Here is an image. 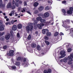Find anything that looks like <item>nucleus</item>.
Listing matches in <instances>:
<instances>
[{"label": "nucleus", "mask_w": 73, "mask_h": 73, "mask_svg": "<svg viewBox=\"0 0 73 73\" xmlns=\"http://www.w3.org/2000/svg\"><path fill=\"white\" fill-rule=\"evenodd\" d=\"M5 27V25H3V23H0V31H2L4 29V27Z\"/></svg>", "instance_id": "obj_6"}, {"label": "nucleus", "mask_w": 73, "mask_h": 73, "mask_svg": "<svg viewBox=\"0 0 73 73\" xmlns=\"http://www.w3.org/2000/svg\"><path fill=\"white\" fill-rule=\"evenodd\" d=\"M5 33L4 32H3L2 33H0V36H3L4 34Z\"/></svg>", "instance_id": "obj_39"}, {"label": "nucleus", "mask_w": 73, "mask_h": 73, "mask_svg": "<svg viewBox=\"0 0 73 73\" xmlns=\"http://www.w3.org/2000/svg\"><path fill=\"white\" fill-rule=\"evenodd\" d=\"M45 25L43 23H41L40 24H38L37 25V27L39 29H42V27H44Z\"/></svg>", "instance_id": "obj_8"}, {"label": "nucleus", "mask_w": 73, "mask_h": 73, "mask_svg": "<svg viewBox=\"0 0 73 73\" xmlns=\"http://www.w3.org/2000/svg\"><path fill=\"white\" fill-rule=\"evenodd\" d=\"M35 33L36 35H38V33L37 31H36L35 32Z\"/></svg>", "instance_id": "obj_59"}, {"label": "nucleus", "mask_w": 73, "mask_h": 73, "mask_svg": "<svg viewBox=\"0 0 73 73\" xmlns=\"http://www.w3.org/2000/svg\"><path fill=\"white\" fill-rule=\"evenodd\" d=\"M47 73H52V70L50 69L48 70Z\"/></svg>", "instance_id": "obj_30"}, {"label": "nucleus", "mask_w": 73, "mask_h": 73, "mask_svg": "<svg viewBox=\"0 0 73 73\" xmlns=\"http://www.w3.org/2000/svg\"><path fill=\"white\" fill-rule=\"evenodd\" d=\"M7 8H11L12 9H15L16 8V7L15 5H11V3H9L7 4Z\"/></svg>", "instance_id": "obj_4"}, {"label": "nucleus", "mask_w": 73, "mask_h": 73, "mask_svg": "<svg viewBox=\"0 0 73 73\" xmlns=\"http://www.w3.org/2000/svg\"><path fill=\"white\" fill-rule=\"evenodd\" d=\"M63 25H62L64 27H65L66 28V31H67L70 28V26H66V24H70V21L69 20H66V21H64L63 22Z\"/></svg>", "instance_id": "obj_1"}, {"label": "nucleus", "mask_w": 73, "mask_h": 73, "mask_svg": "<svg viewBox=\"0 0 73 73\" xmlns=\"http://www.w3.org/2000/svg\"><path fill=\"white\" fill-rule=\"evenodd\" d=\"M44 55V53H42V54H40L39 55V56H43V55Z\"/></svg>", "instance_id": "obj_42"}, {"label": "nucleus", "mask_w": 73, "mask_h": 73, "mask_svg": "<svg viewBox=\"0 0 73 73\" xmlns=\"http://www.w3.org/2000/svg\"><path fill=\"white\" fill-rule=\"evenodd\" d=\"M14 23V20H13L11 21V24H13V23Z\"/></svg>", "instance_id": "obj_52"}, {"label": "nucleus", "mask_w": 73, "mask_h": 73, "mask_svg": "<svg viewBox=\"0 0 73 73\" xmlns=\"http://www.w3.org/2000/svg\"><path fill=\"white\" fill-rule=\"evenodd\" d=\"M18 2H16L15 3V5L17 7H19V3H18Z\"/></svg>", "instance_id": "obj_32"}, {"label": "nucleus", "mask_w": 73, "mask_h": 73, "mask_svg": "<svg viewBox=\"0 0 73 73\" xmlns=\"http://www.w3.org/2000/svg\"><path fill=\"white\" fill-rule=\"evenodd\" d=\"M31 38V35H29V36L28 37L27 39L28 40H30Z\"/></svg>", "instance_id": "obj_33"}, {"label": "nucleus", "mask_w": 73, "mask_h": 73, "mask_svg": "<svg viewBox=\"0 0 73 73\" xmlns=\"http://www.w3.org/2000/svg\"><path fill=\"white\" fill-rule=\"evenodd\" d=\"M49 9V6H47L45 8V10L46 11Z\"/></svg>", "instance_id": "obj_29"}, {"label": "nucleus", "mask_w": 73, "mask_h": 73, "mask_svg": "<svg viewBox=\"0 0 73 73\" xmlns=\"http://www.w3.org/2000/svg\"><path fill=\"white\" fill-rule=\"evenodd\" d=\"M58 35V32H56L54 33V36H57Z\"/></svg>", "instance_id": "obj_37"}, {"label": "nucleus", "mask_w": 73, "mask_h": 73, "mask_svg": "<svg viewBox=\"0 0 73 73\" xmlns=\"http://www.w3.org/2000/svg\"><path fill=\"white\" fill-rule=\"evenodd\" d=\"M31 46L33 48H35L36 46V45L35 43H32L31 44Z\"/></svg>", "instance_id": "obj_23"}, {"label": "nucleus", "mask_w": 73, "mask_h": 73, "mask_svg": "<svg viewBox=\"0 0 73 73\" xmlns=\"http://www.w3.org/2000/svg\"><path fill=\"white\" fill-rule=\"evenodd\" d=\"M38 5V3L37 2H35L34 4V6L35 7H37Z\"/></svg>", "instance_id": "obj_19"}, {"label": "nucleus", "mask_w": 73, "mask_h": 73, "mask_svg": "<svg viewBox=\"0 0 73 73\" xmlns=\"http://www.w3.org/2000/svg\"><path fill=\"white\" fill-rule=\"evenodd\" d=\"M18 15V14H16L15 15V17H16L17 16V15Z\"/></svg>", "instance_id": "obj_64"}, {"label": "nucleus", "mask_w": 73, "mask_h": 73, "mask_svg": "<svg viewBox=\"0 0 73 73\" xmlns=\"http://www.w3.org/2000/svg\"><path fill=\"white\" fill-rule=\"evenodd\" d=\"M72 61L71 60H69L68 62V64L69 65H71L73 64V62H72Z\"/></svg>", "instance_id": "obj_24"}, {"label": "nucleus", "mask_w": 73, "mask_h": 73, "mask_svg": "<svg viewBox=\"0 0 73 73\" xmlns=\"http://www.w3.org/2000/svg\"><path fill=\"white\" fill-rule=\"evenodd\" d=\"M33 26L31 24L26 27V29L27 32H29V31H32L33 30Z\"/></svg>", "instance_id": "obj_2"}, {"label": "nucleus", "mask_w": 73, "mask_h": 73, "mask_svg": "<svg viewBox=\"0 0 73 73\" xmlns=\"http://www.w3.org/2000/svg\"><path fill=\"white\" fill-rule=\"evenodd\" d=\"M25 12V10L24 8L23 9V10L21 11L22 12Z\"/></svg>", "instance_id": "obj_44"}, {"label": "nucleus", "mask_w": 73, "mask_h": 73, "mask_svg": "<svg viewBox=\"0 0 73 73\" xmlns=\"http://www.w3.org/2000/svg\"><path fill=\"white\" fill-rule=\"evenodd\" d=\"M45 42L46 43V44L48 45H49V42H48V41H47L46 40L45 41Z\"/></svg>", "instance_id": "obj_31"}, {"label": "nucleus", "mask_w": 73, "mask_h": 73, "mask_svg": "<svg viewBox=\"0 0 73 73\" xmlns=\"http://www.w3.org/2000/svg\"><path fill=\"white\" fill-rule=\"evenodd\" d=\"M42 19V18H41V17H39L36 18V20L38 21H40Z\"/></svg>", "instance_id": "obj_25"}, {"label": "nucleus", "mask_w": 73, "mask_h": 73, "mask_svg": "<svg viewBox=\"0 0 73 73\" xmlns=\"http://www.w3.org/2000/svg\"><path fill=\"white\" fill-rule=\"evenodd\" d=\"M48 3H52V2H51V1H48Z\"/></svg>", "instance_id": "obj_58"}, {"label": "nucleus", "mask_w": 73, "mask_h": 73, "mask_svg": "<svg viewBox=\"0 0 73 73\" xmlns=\"http://www.w3.org/2000/svg\"><path fill=\"white\" fill-rule=\"evenodd\" d=\"M60 35H64V34L62 33H60Z\"/></svg>", "instance_id": "obj_60"}, {"label": "nucleus", "mask_w": 73, "mask_h": 73, "mask_svg": "<svg viewBox=\"0 0 73 73\" xmlns=\"http://www.w3.org/2000/svg\"><path fill=\"white\" fill-rule=\"evenodd\" d=\"M27 5V2H24V5H25V6H26V5Z\"/></svg>", "instance_id": "obj_47"}, {"label": "nucleus", "mask_w": 73, "mask_h": 73, "mask_svg": "<svg viewBox=\"0 0 73 73\" xmlns=\"http://www.w3.org/2000/svg\"><path fill=\"white\" fill-rule=\"evenodd\" d=\"M6 21H9V19L8 18L6 19Z\"/></svg>", "instance_id": "obj_62"}, {"label": "nucleus", "mask_w": 73, "mask_h": 73, "mask_svg": "<svg viewBox=\"0 0 73 73\" xmlns=\"http://www.w3.org/2000/svg\"><path fill=\"white\" fill-rule=\"evenodd\" d=\"M21 60V57H19L17 59V60L18 61H19V60Z\"/></svg>", "instance_id": "obj_45"}, {"label": "nucleus", "mask_w": 73, "mask_h": 73, "mask_svg": "<svg viewBox=\"0 0 73 73\" xmlns=\"http://www.w3.org/2000/svg\"><path fill=\"white\" fill-rule=\"evenodd\" d=\"M17 27L18 29H21V28H22V25L19 24L17 25Z\"/></svg>", "instance_id": "obj_18"}, {"label": "nucleus", "mask_w": 73, "mask_h": 73, "mask_svg": "<svg viewBox=\"0 0 73 73\" xmlns=\"http://www.w3.org/2000/svg\"><path fill=\"white\" fill-rule=\"evenodd\" d=\"M11 13L13 15H14L15 14V11H12Z\"/></svg>", "instance_id": "obj_51"}, {"label": "nucleus", "mask_w": 73, "mask_h": 73, "mask_svg": "<svg viewBox=\"0 0 73 73\" xmlns=\"http://www.w3.org/2000/svg\"><path fill=\"white\" fill-rule=\"evenodd\" d=\"M44 15L45 17H48L49 16V14L48 13H45L44 14Z\"/></svg>", "instance_id": "obj_16"}, {"label": "nucleus", "mask_w": 73, "mask_h": 73, "mask_svg": "<svg viewBox=\"0 0 73 73\" xmlns=\"http://www.w3.org/2000/svg\"><path fill=\"white\" fill-rule=\"evenodd\" d=\"M44 39H45V40H47L49 39V38L48 37V36H44Z\"/></svg>", "instance_id": "obj_35"}, {"label": "nucleus", "mask_w": 73, "mask_h": 73, "mask_svg": "<svg viewBox=\"0 0 73 73\" xmlns=\"http://www.w3.org/2000/svg\"><path fill=\"white\" fill-rule=\"evenodd\" d=\"M27 12L28 13H29V15H31V12H30L29 11H27Z\"/></svg>", "instance_id": "obj_50"}, {"label": "nucleus", "mask_w": 73, "mask_h": 73, "mask_svg": "<svg viewBox=\"0 0 73 73\" xmlns=\"http://www.w3.org/2000/svg\"><path fill=\"white\" fill-rule=\"evenodd\" d=\"M10 23V22H8L6 23L5 24V25H8V24H9Z\"/></svg>", "instance_id": "obj_43"}, {"label": "nucleus", "mask_w": 73, "mask_h": 73, "mask_svg": "<svg viewBox=\"0 0 73 73\" xmlns=\"http://www.w3.org/2000/svg\"><path fill=\"white\" fill-rule=\"evenodd\" d=\"M9 53L8 54V55L9 56H13L14 55L13 53H14V51L13 50H11L9 51Z\"/></svg>", "instance_id": "obj_7"}, {"label": "nucleus", "mask_w": 73, "mask_h": 73, "mask_svg": "<svg viewBox=\"0 0 73 73\" xmlns=\"http://www.w3.org/2000/svg\"><path fill=\"white\" fill-rule=\"evenodd\" d=\"M15 1H14V0H13V2L12 3V4H13V5L15 4Z\"/></svg>", "instance_id": "obj_57"}, {"label": "nucleus", "mask_w": 73, "mask_h": 73, "mask_svg": "<svg viewBox=\"0 0 73 73\" xmlns=\"http://www.w3.org/2000/svg\"><path fill=\"white\" fill-rule=\"evenodd\" d=\"M7 46H3V49H7Z\"/></svg>", "instance_id": "obj_46"}, {"label": "nucleus", "mask_w": 73, "mask_h": 73, "mask_svg": "<svg viewBox=\"0 0 73 73\" xmlns=\"http://www.w3.org/2000/svg\"><path fill=\"white\" fill-rule=\"evenodd\" d=\"M68 58H64L63 59V62H65V63H66V62H68Z\"/></svg>", "instance_id": "obj_15"}, {"label": "nucleus", "mask_w": 73, "mask_h": 73, "mask_svg": "<svg viewBox=\"0 0 73 73\" xmlns=\"http://www.w3.org/2000/svg\"><path fill=\"white\" fill-rule=\"evenodd\" d=\"M66 45L67 48H68V47H69V44H66Z\"/></svg>", "instance_id": "obj_48"}, {"label": "nucleus", "mask_w": 73, "mask_h": 73, "mask_svg": "<svg viewBox=\"0 0 73 73\" xmlns=\"http://www.w3.org/2000/svg\"><path fill=\"white\" fill-rule=\"evenodd\" d=\"M64 62V59H61L60 60V62Z\"/></svg>", "instance_id": "obj_56"}, {"label": "nucleus", "mask_w": 73, "mask_h": 73, "mask_svg": "<svg viewBox=\"0 0 73 73\" xmlns=\"http://www.w3.org/2000/svg\"><path fill=\"white\" fill-rule=\"evenodd\" d=\"M62 3L64 4H66V1H62Z\"/></svg>", "instance_id": "obj_41"}, {"label": "nucleus", "mask_w": 73, "mask_h": 73, "mask_svg": "<svg viewBox=\"0 0 73 73\" xmlns=\"http://www.w3.org/2000/svg\"><path fill=\"white\" fill-rule=\"evenodd\" d=\"M3 7V2L1 0H0V8Z\"/></svg>", "instance_id": "obj_20"}, {"label": "nucleus", "mask_w": 73, "mask_h": 73, "mask_svg": "<svg viewBox=\"0 0 73 73\" xmlns=\"http://www.w3.org/2000/svg\"><path fill=\"white\" fill-rule=\"evenodd\" d=\"M24 65L25 66V67H27V66H28V64H25Z\"/></svg>", "instance_id": "obj_54"}, {"label": "nucleus", "mask_w": 73, "mask_h": 73, "mask_svg": "<svg viewBox=\"0 0 73 73\" xmlns=\"http://www.w3.org/2000/svg\"><path fill=\"white\" fill-rule=\"evenodd\" d=\"M38 9L39 11H42L44 9V7L42 6H40L39 7Z\"/></svg>", "instance_id": "obj_17"}, {"label": "nucleus", "mask_w": 73, "mask_h": 73, "mask_svg": "<svg viewBox=\"0 0 73 73\" xmlns=\"http://www.w3.org/2000/svg\"><path fill=\"white\" fill-rule=\"evenodd\" d=\"M53 20L50 21L48 22L47 21V22L48 23H47L46 25H48V24H50L51 25H53Z\"/></svg>", "instance_id": "obj_14"}, {"label": "nucleus", "mask_w": 73, "mask_h": 73, "mask_svg": "<svg viewBox=\"0 0 73 73\" xmlns=\"http://www.w3.org/2000/svg\"><path fill=\"white\" fill-rule=\"evenodd\" d=\"M46 34L47 36H50L52 35V34L50 32L47 33H46Z\"/></svg>", "instance_id": "obj_26"}, {"label": "nucleus", "mask_w": 73, "mask_h": 73, "mask_svg": "<svg viewBox=\"0 0 73 73\" xmlns=\"http://www.w3.org/2000/svg\"><path fill=\"white\" fill-rule=\"evenodd\" d=\"M73 11V8L72 7H70L69 10L67 11V13L69 15H71L72 13V11Z\"/></svg>", "instance_id": "obj_5"}, {"label": "nucleus", "mask_w": 73, "mask_h": 73, "mask_svg": "<svg viewBox=\"0 0 73 73\" xmlns=\"http://www.w3.org/2000/svg\"><path fill=\"white\" fill-rule=\"evenodd\" d=\"M12 29L13 31H16L17 30V26H16V25H13L12 27Z\"/></svg>", "instance_id": "obj_13"}, {"label": "nucleus", "mask_w": 73, "mask_h": 73, "mask_svg": "<svg viewBox=\"0 0 73 73\" xmlns=\"http://www.w3.org/2000/svg\"><path fill=\"white\" fill-rule=\"evenodd\" d=\"M12 14L11 13L10 14H9V16H12Z\"/></svg>", "instance_id": "obj_61"}, {"label": "nucleus", "mask_w": 73, "mask_h": 73, "mask_svg": "<svg viewBox=\"0 0 73 73\" xmlns=\"http://www.w3.org/2000/svg\"><path fill=\"white\" fill-rule=\"evenodd\" d=\"M62 11L64 15L66 16V11H65V10L64 9H63L62 10Z\"/></svg>", "instance_id": "obj_21"}, {"label": "nucleus", "mask_w": 73, "mask_h": 73, "mask_svg": "<svg viewBox=\"0 0 73 73\" xmlns=\"http://www.w3.org/2000/svg\"><path fill=\"white\" fill-rule=\"evenodd\" d=\"M15 64L16 65H17V66H19V65H20V62H16L15 63Z\"/></svg>", "instance_id": "obj_28"}, {"label": "nucleus", "mask_w": 73, "mask_h": 73, "mask_svg": "<svg viewBox=\"0 0 73 73\" xmlns=\"http://www.w3.org/2000/svg\"><path fill=\"white\" fill-rule=\"evenodd\" d=\"M26 60H27V59H26V58H24L23 59V62H25Z\"/></svg>", "instance_id": "obj_53"}, {"label": "nucleus", "mask_w": 73, "mask_h": 73, "mask_svg": "<svg viewBox=\"0 0 73 73\" xmlns=\"http://www.w3.org/2000/svg\"><path fill=\"white\" fill-rule=\"evenodd\" d=\"M11 68L13 69H15L16 68V67L15 66H12Z\"/></svg>", "instance_id": "obj_38"}, {"label": "nucleus", "mask_w": 73, "mask_h": 73, "mask_svg": "<svg viewBox=\"0 0 73 73\" xmlns=\"http://www.w3.org/2000/svg\"><path fill=\"white\" fill-rule=\"evenodd\" d=\"M40 22L42 23H44L45 25H46L48 22L46 21V20L45 19H41L40 21Z\"/></svg>", "instance_id": "obj_9"}, {"label": "nucleus", "mask_w": 73, "mask_h": 73, "mask_svg": "<svg viewBox=\"0 0 73 73\" xmlns=\"http://www.w3.org/2000/svg\"><path fill=\"white\" fill-rule=\"evenodd\" d=\"M36 48L37 50H41V47L38 45L37 46Z\"/></svg>", "instance_id": "obj_22"}, {"label": "nucleus", "mask_w": 73, "mask_h": 73, "mask_svg": "<svg viewBox=\"0 0 73 73\" xmlns=\"http://www.w3.org/2000/svg\"><path fill=\"white\" fill-rule=\"evenodd\" d=\"M49 32V30L48 29H43L42 30L43 34H46L47 33Z\"/></svg>", "instance_id": "obj_11"}, {"label": "nucleus", "mask_w": 73, "mask_h": 73, "mask_svg": "<svg viewBox=\"0 0 73 73\" xmlns=\"http://www.w3.org/2000/svg\"><path fill=\"white\" fill-rule=\"evenodd\" d=\"M18 10L19 11H20V10H21V7H18Z\"/></svg>", "instance_id": "obj_55"}, {"label": "nucleus", "mask_w": 73, "mask_h": 73, "mask_svg": "<svg viewBox=\"0 0 73 73\" xmlns=\"http://www.w3.org/2000/svg\"><path fill=\"white\" fill-rule=\"evenodd\" d=\"M65 53V51H61L60 53V54L61 55V56L59 57L60 58H61L64 57L66 56V54Z\"/></svg>", "instance_id": "obj_3"}, {"label": "nucleus", "mask_w": 73, "mask_h": 73, "mask_svg": "<svg viewBox=\"0 0 73 73\" xmlns=\"http://www.w3.org/2000/svg\"><path fill=\"white\" fill-rule=\"evenodd\" d=\"M5 38V37L4 36H2L0 38V40H1V41H4Z\"/></svg>", "instance_id": "obj_27"}, {"label": "nucleus", "mask_w": 73, "mask_h": 73, "mask_svg": "<svg viewBox=\"0 0 73 73\" xmlns=\"http://www.w3.org/2000/svg\"><path fill=\"white\" fill-rule=\"evenodd\" d=\"M44 73H48V71L46 70H45L44 71Z\"/></svg>", "instance_id": "obj_49"}, {"label": "nucleus", "mask_w": 73, "mask_h": 73, "mask_svg": "<svg viewBox=\"0 0 73 73\" xmlns=\"http://www.w3.org/2000/svg\"><path fill=\"white\" fill-rule=\"evenodd\" d=\"M71 50H72V49L70 48H69L68 50V52H70Z\"/></svg>", "instance_id": "obj_36"}, {"label": "nucleus", "mask_w": 73, "mask_h": 73, "mask_svg": "<svg viewBox=\"0 0 73 73\" xmlns=\"http://www.w3.org/2000/svg\"><path fill=\"white\" fill-rule=\"evenodd\" d=\"M68 59L69 61H73V54H71L70 55V56H68Z\"/></svg>", "instance_id": "obj_10"}, {"label": "nucleus", "mask_w": 73, "mask_h": 73, "mask_svg": "<svg viewBox=\"0 0 73 73\" xmlns=\"http://www.w3.org/2000/svg\"><path fill=\"white\" fill-rule=\"evenodd\" d=\"M17 37L19 38L20 37V34L19 33H18L17 35Z\"/></svg>", "instance_id": "obj_40"}, {"label": "nucleus", "mask_w": 73, "mask_h": 73, "mask_svg": "<svg viewBox=\"0 0 73 73\" xmlns=\"http://www.w3.org/2000/svg\"><path fill=\"white\" fill-rule=\"evenodd\" d=\"M5 19H7V16H5L4 17Z\"/></svg>", "instance_id": "obj_63"}, {"label": "nucleus", "mask_w": 73, "mask_h": 73, "mask_svg": "<svg viewBox=\"0 0 73 73\" xmlns=\"http://www.w3.org/2000/svg\"><path fill=\"white\" fill-rule=\"evenodd\" d=\"M11 37V35H10V34H7L6 36L5 37V39L7 40H9Z\"/></svg>", "instance_id": "obj_12"}, {"label": "nucleus", "mask_w": 73, "mask_h": 73, "mask_svg": "<svg viewBox=\"0 0 73 73\" xmlns=\"http://www.w3.org/2000/svg\"><path fill=\"white\" fill-rule=\"evenodd\" d=\"M38 13V11L37 10H36L34 12V13L35 14H37V13Z\"/></svg>", "instance_id": "obj_34"}]
</instances>
